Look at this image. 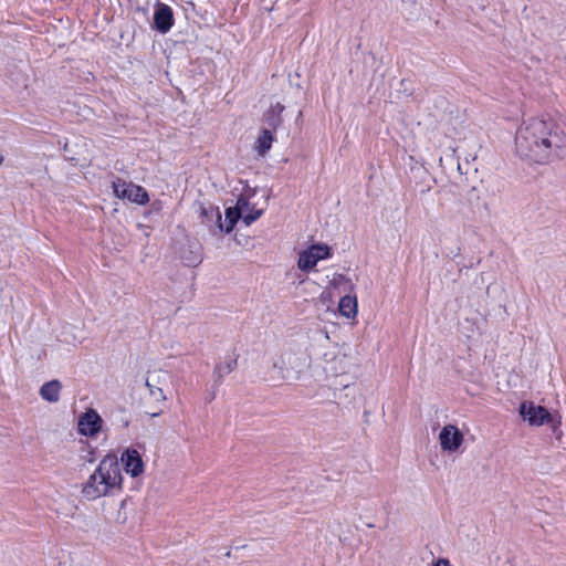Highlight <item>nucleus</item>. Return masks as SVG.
<instances>
[{
    "instance_id": "nucleus-7",
    "label": "nucleus",
    "mask_w": 566,
    "mask_h": 566,
    "mask_svg": "<svg viewBox=\"0 0 566 566\" xmlns=\"http://www.w3.org/2000/svg\"><path fill=\"white\" fill-rule=\"evenodd\" d=\"M103 423L104 421L99 413L93 408H87L77 418V431L81 436L96 438L102 430Z\"/></svg>"
},
{
    "instance_id": "nucleus-22",
    "label": "nucleus",
    "mask_w": 566,
    "mask_h": 566,
    "mask_svg": "<svg viewBox=\"0 0 566 566\" xmlns=\"http://www.w3.org/2000/svg\"><path fill=\"white\" fill-rule=\"evenodd\" d=\"M262 213H263V210L255 209V210H252L250 212L242 214V220L245 226H250L254 221H256L262 216Z\"/></svg>"
},
{
    "instance_id": "nucleus-6",
    "label": "nucleus",
    "mask_w": 566,
    "mask_h": 566,
    "mask_svg": "<svg viewBox=\"0 0 566 566\" xmlns=\"http://www.w3.org/2000/svg\"><path fill=\"white\" fill-rule=\"evenodd\" d=\"M113 190L116 197L138 205H145L149 200L147 191L142 186L126 182L119 178L113 181Z\"/></svg>"
},
{
    "instance_id": "nucleus-14",
    "label": "nucleus",
    "mask_w": 566,
    "mask_h": 566,
    "mask_svg": "<svg viewBox=\"0 0 566 566\" xmlns=\"http://www.w3.org/2000/svg\"><path fill=\"white\" fill-rule=\"evenodd\" d=\"M274 142V132L271 129L262 128L260 136L256 140V151L260 156H264L272 147V143Z\"/></svg>"
},
{
    "instance_id": "nucleus-18",
    "label": "nucleus",
    "mask_w": 566,
    "mask_h": 566,
    "mask_svg": "<svg viewBox=\"0 0 566 566\" xmlns=\"http://www.w3.org/2000/svg\"><path fill=\"white\" fill-rule=\"evenodd\" d=\"M319 255L312 252V249L308 248L307 250L303 251L300 254L297 265L302 271H310L312 270L316 263L319 261Z\"/></svg>"
},
{
    "instance_id": "nucleus-20",
    "label": "nucleus",
    "mask_w": 566,
    "mask_h": 566,
    "mask_svg": "<svg viewBox=\"0 0 566 566\" xmlns=\"http://www.w3.org/2000/svg\"><path fill=\"white\" fill-rule=\"evenodd\" d=\"M76 329H78L77 326L75 324H72V323H66L63 326L62 335H63V338H64V340L66 343H71V342H75V340L84 338V336L82 334L77 335L75 333Z\"/></svg>"
},
{
    "instance_id": "nucleus-23",
    "label": "nucleus",
    "mask_w": 566,
    "mask_h": 566,
    "mask_svg": "<svg viewBox=\"0 0 566 566\" xmlns=\"http://www.w3.org/2000/svg\"><path fill=\"white\" fill-rule=\"evenodd\" d=\"M249 201L248 199L243 198V197H240L237 201V206L234 207L235 209H239L241 211V214H244V212L249 209Z\"/></svg>"
},
{
    "instance_id": "nucleus-16",
    "label": "nucleus",
    "mask_w": 566,
    "mask_h": 566,
    "mask_svg": "<svg viewBox=\"0 0 566 566\" xmlns=\"http://www.w3.org/2000/svg\"><path fill=\"white\" fill-rule=\"evenodd\" d=\"M159 376L153 375L146 379V386L149 390V395L155 401L161 402L166 400L163 388L159 386Z\"/></svg>"
},
{
    "instance_id": "nucleus-24",
    "label": "nucleus",
    "mask_w": 566,
    "mask_h": 566,
    "mask_svg": "<svg viewBox=\"0 0 566 566\" xmlns=\"http://www.w3.org/2000/svg\"><path fill=\"white\" fill-rule=\"evenodd\" d=\"M432 566H451L447 558H439Z\"/></svg>"
},
{
    "instance_id": "nucleus-21",
    "label": "nucleus",
    "mask_w": 566,
    "mask_h": 566,
    "mask_svg": "<svg viewBox=\"0 0 566 566\" xmlns=\"http://www.w3.org/2000/svg\"><path fill=\"white\" fill-rule=\"evenodd\" d=\"M314 255L321 254L319 260H324L331 256V248L324 244H313L310 247Z\"/></svg>"
},
{
    "instance_id": "nucleus-4",
    "label": "nucleus",
    "mask_w": 566,
    "mask_h": 566,
    "mask_svg": "<svg viewBox=\"0 0 566 566\" xmlns=\"http://www.w3.org/2000/svg\"><path fill=\"white\" fill-rule=\"evenodd\" d=\"M520 415L523 420L528 422L530 426L538 427L544 423H551L553 431L557 434V438H560V419L555 420L546 408L537 406L532 401H524L520 406Z\"/></svg>"
},
{
    "instance_id": "nucleus-1",
    "label": "nucleus",
    "mask_w": 566,
    "mask_h": 566,
    "mask_svg": "<svg viewBox=\"0 0 566 566\" xmlns=\"http://www.w3.org/2000/svg\"><path fill=\"white\" fill-rule=\"evenodd\" d=\"M515 151L521 159L547 164L566 157V130L553 118L524 120L515 134Z\"/></svg>"
},
{
    "instance_id": "nucleus-5",
    "label": "nucleus",
    "mask_w": 566,
    "mask_h": 566,
    "mask_svg": "<svg viewBox=\"0 0 566 566\" xmlns=\"http://www.w3.org/2000/svg\"><path fill=\"white\" fill-rule=\"evenodd\" d=\"M359 368V357L357 353H338L332 359L326 361L325 371L332 376L350 375L356 376Z\"/></svg>"
},
{
    "instance_id": "nucleus-17",
    "label": "nucleus",
    "mask_w": 566,
    "mask_h": 566,
    "mask_svg": "<svg viewBox=\"0 0 566 566\" xmlns=\"http://www.w3.org/2000/svg\"><path fill=\"white\" fill-rule=\"evenodd\" d=\"M338 311L340 315L346 318H350V316L355 317L357 314L356 298L348 295L342 297L339 301Z\"/></svg>"
},
{
    "instance_id": "nucleus-15",
    "label": "nucleus",
    "mask_w": 566,
    "mask_h": 566,
    "mask_svg": "<svg viewBox=\"0 0 566 566\" xmlns=\"http://www.w3.org/2000/svg\"><path fill=\"white\" fill-rule=\"evenodd\" d=\"M237 363H238V356L233 354V355L226 357V359L223 361H220L219 364H217V366L214 368V375L217 376V379L220 380L226 375L233 371L237 367Z\"/></svg>"
},
{
    "instance_id": "nucleus-11",
    "label": "nucleus",
    "mask_w": 566,
    "mask_h": 566,
    "mask_svg": "<svg viewBox=\"0 0 566 566\" xmlns=\"http://www.w3.org/2000/svg\"><path fill=\"white\" fill-rule=\"evenodd\" d=\"M175 22L172 9L163 2H157L154 12V27L161 33L166 34L170 31Z\"/></svg>"
},
{
    "instance_id": "nucleus-8",
    "label": "nucleus",
    "mask_w": 566,
    "mask_h": 566,
    "mask_svg": "<svg viewBox=\"0 0 566 566\" xmlns=\"http://www.w3.org/2000/svg\"><path fill=\"white\" fill-rule=\"evenodd\" d=\"M118 463L123 465L125 472L132 478L140 476L145 470V463L140 453L133 447L126 448L120 453Z\"/></svg>"
},
{
    "instance_id": "nucleus-19",
    "label": "nucleus",
    "mask_w": 566,
    "mask_h": 566,
    "mask_svg": "<svg viewBox=\"0 0 566 566\" xmlns=\"http://www.w3.org/2000/svg\"><path fill=\"white\" fill-rule=\"evenodd\" d=\"M239 219H242V214L239 209H235L234 207L227 208L226 218L224 221H222V233L231 232Z\"/></svg>"
},
{
    "instance_id": "nucleus-10",
    "label": "nucleus",
    "mask_w": 566,
    "mask_h": 566,
    "mask_svg": "<svg viewBox=\"0 0 566 566\" xmlns=\"http://www.w3.org/2000/svg\"><path fill=\"white\" fill-rule=\"evenodd\" d=\"M199 212L201 222L207 226L211 234L222 233V217L219 207L212 203H200Z\"/></svg>"
},
{
    "instance_id": "nucleus-13",
    "label": "nucleus",
    "mask_w": 566,
    "mask_h": 566,
    "mask_svg": "<svg viewBox=\"0 0 566 566\" xmlns=\"http://www.w3.org/2000/svg\"><path fill=\"white\" fill-rule=\"evenodd\" d=\"M284 111V105L281 103H276L270 107L268 112L264 114V129H271V132H274L282 125V112Z\"/></svg>"
},
{
    "instance_id": "nucleus-2",
    "label": "nucleus",
    "mask_w": 566,
    "mask_h": 566,
    "mask_svg": "<svg viewBox=\"0 0 566 566\" xmlns=\"http://www.w3.org/2000/svg\"><path fill=\"white\" fill-rule=\"evenodd\" d=\"M123 475L118 458L106 454L98 463L94 472L87 478L82 486V495L88 501L112 495L122 489Z\"/></svg>"
},
{
    "instance_id": "nucleus-9",
    "label": "nucleus",
    "mask_w": 566,
    "mask_h": 566,
    "mask_svg": "<svg viewBox=\"0 0 566 566\" xmlns=\"http://www.w3.org/2000/svg\"><path fill=\"white\" fill-rule=\"evenodd\" d=\"M464 441V436L454 424H446L439 433L441 450L449 453L457 452Z\"/></svg>"
},
{
    "instance_id": "nucleus-25",
    "label": "nucleus",
    "mask_w": 566,
    "mask_h": 566,
    "mask_svg": "<svg viewBox=\"0 0 566 566\" xmlns=\"http://www.w3.org/2000/svg\"><path fill=\"white\" fill-rule=\"evenodd\" d=\"M4 158L2 155H0V165L3 163Z\"/></svg>"
},
{
    "instance_id": "nucleus-12",
    "label": "nucleus",
    "mask_w": 566,
    "mask_h": 566,
    "mask_svg": "<svg viewBox=\"0 0 566 566\" xmlns=\"http://www.w3.org/2000/svg\"><path fill=\"white\" fill-rule=\"evenodd\" d=\"M62 382L57 379H53L44 382L40 388V396L43 400L55 403L60 400Z\"/></svg>"
},
{
    "instance_id": "nucleus-3",
    "label": "nucleus",
    "mask_w": 566,
    "mask_h": 566,
    "mask_svg": "<svg viewBox=\"0 0 566 566\" xmlns=\"http://www.w3.org/2000/svg\"><path fill=\"white\" fill-rule=\"evenodd\" d=\"M311 357L305 350H286L272 361V369L277 378L286 381H296L310 367Z\"/></svg>"
}]
</instances>
